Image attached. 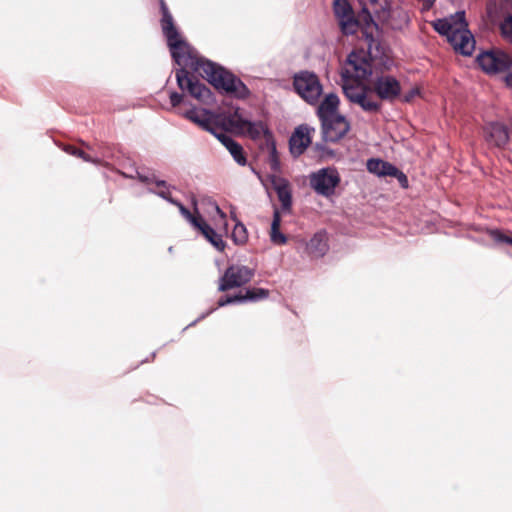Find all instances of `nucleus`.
<instances>
[{
    "mask_svg": "<svg viewBox=\"0 0 512 512\" xmlns=\"http://www.w3.org/2000/svg\"><path fill=\"white\" fill-rule=\"evenodd\" d=\"M269 296V291L264 288H249L245 293H239L234 296H222L218 300V306L223 307L228 304L255 302L265 299Z\"/></svg>",
    "mask_w": 512,
    "mask_h": 512,
    "instance_id": "14",
    "label": "nucleus"
},
{
    "mask_svg": "<svg viewBox=\"0 0 512 512\" xmlns=\"http://www.w3.org/2000/svg\"><path fill=\"white\" fill-rule=\"evenodd\" d=\"M363 38L367 44V50H353L348 55L341 73L342 80L368 81L372 76V61L375 59H380L384 66L389 68L386 46L381 41V31L373 33L367 30Z\"/></svg>",
    "mask_w": 512,
    "mask_h": 512,
    "instance_id": "3",
    "label": "nucleus"
},
{
    "mask_svg": "<svg viewBox=\"0 0 512 512\" xmlns=\"http://www.w3.org/2000/svg\"><path fill=\"white\" fill-rule=\"evenodd\" d=\"M307 250L315 257L323 256L328 250L326 234L324 232L316 233L308 242Z\"/></svg>",
    "mask_w": 512,
    "mask_h": 512,
    "instance_id": "20",
    "label": "nucleus"
},
{
    "mask_svg": "<svg viewBox=\"0 0 512 512\" xmlns=\"http://www.w3.org/2000/svg\"><path fill=\"white\" fill-rule=\"evenodd\" d=\"M476 61L487 74L505 72L512 67V56L497 48L481 52Z\"/></svg>",
    "mask_w": 512,
    "mask_h": 512,
    "instance_id": "8",
    "label": "nucleus"
},
{
    "mask_svg": "<svg viewBox=\"0 0 512 512\" xmlns=\"http://www.w3.org/2000/svg\"><path fill=\"white\" fill-rule=\"evenodd\" d=\"M160 10L163 35L167 40L173 60L180 66L176 70V80L182 91H187L190 96L202 103L209 104L212 101L210 89L189 76L187 69H191L226 94L240 99L249 95L248 88L238 77L222 66L199 56L198 52L180 36L164 0H160Z\"/></svg>",
    "mask_w": 512,
    "mask_h": 512,
    "instance_id": "1",
    "label": "nucleus"
},
{
    "mask_svg": "<svg viewBox=\"0 0 512 512\" xmlns=\"http://www.w3.org/2000/svg\"><path fill=\"white\" fill-rule=\"evenodd\" d=\"M295 92L308 104L315 105L323 93L319 77L310 71H300L293 77Z\"/></svg>",
    "mask_w": 512,
    "mask_h": 512,
    "instance_id": "6",
    "label": "nucleus"
},
{
    "mask_svg": "<svg viewBox=\"0 0 512 512\" xmlns=\"http://www.w3.org/2000/svg\"><path fill=\"white\" fill-rule=\"evenodd\" d=\"M213 135L226 147L237 164L241 166H245L247 164V159L244 155L242 146L234 141L227 132L218 128Z\"/></svg>",
    "mask_w": 512,
    "mask_h": 512,
    "instance_id": "16",
    "label": "nucleus"
},
{
    "mask_svg": "<svg viewBox=\"0 0 512 512\" xmlns=\"http://www.w3.org/2000/svg\"><path fill=\"white\" fill-rule=\"evenodd\" d=\"M137 175H138V178L141 182H144V183H155V181H158L154 175H151V176H147V175H144L140 172H137Z\"/></svg>",
    "mask_w": 512,
    "mask_h": 512,
    "instance_id": "31",
    "label": "nucleus"
},
{
    "mask_svg": "<svg viewBox=\"0 0 512 512\" xmlns=\"http://www.w3.org/2000/svg\"><path fill=\"white\" fill-rule=\"evenodd\" d=\"M269 181L277 193L283 211H290L292 206V193L289 182L276 174L269 176Z\"/></svg>",
    "mask_w": 512,
    "mask_h": 512,
    "instance_id": "15",
    "label": "nucleus"
},
{
    "mask_svg": "<svg viewBox=\"0 0 512 512\" xmlns=\"http://www.w3.org/2000/svg\"><path fill=\"white\" fill-rule=\"evenodd\" d=\"M366 167L370 173L375 174L377 176L399 177L403 178L406 181V176L403 172L399 171V169L393 164L386 162L384 160L378 158H371L367 161Z\"/></svg>",
    "mask_w": 512,
    "mask_h": 512,
    "instance_id": "17",
    "label": "nucleus"
},
{
    "mask_svg": "<svg viewBox=\"0 0 512 512\" xmlns=\"http://www.w3.org/2000/svg\"><path fill=\"white\" fill-rule=\"evenodd\" d=\"M397 178L399 179V181L402 183L403 186H406L407 180L405 181L403 178H399V177H397Z\"/></svg>",
    "mask_w": 512,
    "mask_h": 512,
    "instance_id": "34",
    "label": "nucleus"
},
{
    "mask_svg": "<svg viewBox=\"0 0 512 512\" xmlns=\"http://www.w3.org/2000/svg\"><path fill=\"white\" fill-rule=\"evenodd\" d=\"M458 20L439 19L434 25L436 31L447 37L453 49L464 56L472 55L475 39L464 21V12L457 13Z\"/></svg>",
    "mask_w": 512,
    "mask_h": 512,
    "instance_id": "5",
    "label": "nucleus"
},
{
    "mask_svg": "<svg viewBox=\"0 0 512 512\" xmlns=\"http://www.w3.org/2000/svg\"><path fill=\"white\" fill-rule=\"evenodd\" d=\"M269 165L271 170L274 173H279L281 170V163L279 159V155L276 149V145L274 142L270 145V151H269Z\"/></svg>",
    "mask_w": 512,
    "mask_h": 512,
    "instance_id": "27",
    "label": "nucleus"
},
{
    "mask_svg": "<svg viewBox=\"0 0 512 512\" xmlns=\"http://www.w3.org/2000/svg\"><path fill=\"white\" fill-rule=\"evenodd\" d=\"M417 93H418L417 90H412L408 95L405 96L404 101L409 102L414 97V95Z\"/></svg>",
    "mask_w": 512,
    "mask_h": 512,
    "instance_id": "33",
    "label": "nucleus"
},
{
    "mask_svg": "<svg viewBox=\"0 0 512 512\" xmlns=\"http://www.w3.org/2000/svg\"><path fill=\"white\" fill-rule=\"evenodd\" d=\"M342 89L345 97L352 102L358 95H361L366 90H371V87L365 85L363 82L342 80Z\"/></svg>",
    "mask_w": 512,
    "mask_h": 512,
    "instance_id": "22",
    "label": "nucleus"
},
{
    "mask_svg": "<svg viewBox=\"0 0 512 512\" xmlns=\"http://www.w3.org/2000/svg\"><path fill=\"white\" fill-rule=\"evenodd\" d=\"M340 100L335 93L327 94L317 108V116L321 121L338 115Z\"/></svg>",
    "mask_w": 512,
    "mask_h": 512,
    "instance_id": "19",
    "label": "nucleus"
},
{
    "mask_svg": "<svg viewBox=\"0 0 512 512\" xmlns=\"http://www.w3.org/2000/svg\"><path fill=\"white\" fill-rule=\"evenodd\" d=\"M246 127L249 135L254 139L260 138L262 135L269 134L267 126L261 121L246 122Z\"/></svg>",
    "mask_w": 512,
    "mask_h": 512,
    "instance_id": "24",
    "label": "nucleus"
},
{
    "mask_svg": "<svg viewBox=\"0 0 512 512\" xmlns=\"http://www.w3.org/2000/svg\"><path fill=\"white\" fill-rule=\"evenodd\" d=\"M185 117L193 123L199 125L204 130L211 132L212 134L218 130L212 120V113L206 109L192 108L185 112Z\"/></svg>",
    "mask_w": 512,
    "mask_h": 512,
    "instance_id": "18",
    "label": "nucleus"
},
{
    "mask_svg": "<svg viewBox=\"0 0 512 512\" xmlns=\"http://www.w3.org/2000/svg\"><path fill=\"white\" fill-rule=\"evenodd\" d=\"M370 91L366 90L361 95H358L351 103L359 105L367 113H378L381 110V103L369 95Z\"/></svg>",
    "mask_w": 512,
    "mask_h": 512,
    "instance_id": "21",
    "label": "nucleus"
},
{
    "mask_svg": "<svg viewBox=\"0 0 512 512\" xmlns=\"http://www.w3.org/2000/svg\"><path fill=\"white\" fill-rule=\"evenodd\" d=\"M499 29L503 39L512 44V14H508L503 18Z\"/></svg>",
    "mask_w": 512,
    "mask_h": 512,
    "instance_id": "25",
    "label": "nucleus"
},
{
    "mask_svg": "<svg viewBox=\"0 0 512 512\" xmlns=\"http://www.w3.org/2000/svg\"><path fill=\"white\" fill-rule=\"evenodd\" d=\"M169 98L172 107H177L183 101V95L175 91L170 93Z\"/></svg>",
    "mask_w": 512,
    "mask_h": 512,
    "instance_id": "30",
    "label": "nucleus"
},
{
    "mask_svg": "<svg viewBox=\"0 0 512 512\" xmlns=\"http://www.w3.org/2000/svg\"><path fill=\"white\" fill-rule=\"evenodd\" d=\"M253 276V269L245 265L233 264L229 266L220 277L218 290L224 292L241 287L250 282Z\"/></svg>",
    "mask_w": 512,
    "mask_h": 512,
    "instance_id": "9",
    "label": "nucleus"
},
{
    "mask_svg": "<svg viewBox=\"0 0 512 512\" xmlns=\"http://www.w3.org/2000/svg\"><path fill=\"white\" fill-rule=\"evenodd\" d=\"M371 90L383 101L394 102L401 94V84L392 75H379L373 83Z\"/></svg>",
    "mask_w": 512,
    "mask_h": 512,
    "instance_id": "10",
    "label": "nucleus"
},
{
    "mask_svg": "<svg viewBox=\"0 0 512 512\" xmlns=\"http://www.w3.org/2000/svg\"><path fill=\"white\" fill-rule=\"evenodd\" d=\"M65 151L70 155H73V156L83 159L85 162L99 163L98 159L92 158L90 155L85 153L83 150H81L75 146L68 145L65 148Z\"/></svg>",
    "mask_w": 512,
    "mask_h": 512,
    "instance_id": "28",
    "label": "nucleus"
},
{
    "mask_svg": "<svg viewBox=\"0 0 512 512\" xmlns=\"http://www.w3.org/2000/svg\"><path fill=\"white\" fill-rule=\"evenodd\" d=\"M156 186L159 190L149 189V192L158 195L159 197L165 199L169 203L178 207L180 214L191 224L194 229H197L207 241H209L213 247H215L218 251L223 252L225 249V242L222 238V235L218 233L216 230L224 231L227 233L228 231V222L227 216L225 212H223L219 205L212 200L208 201L209 206L215 212L216 216L212 218L214 228L211 227L206 221L202 218V216L198 213V210L195 208V214L191 213L189 209H187L180 201L174 199L171 196L170 186L167 185L166 181L158 180L155 181Z\"/></svg>",
    "mask_w": 512,
    "mask_h": 512,
    "instance_id": "2",
    "label": "nucleus"
},
{
    "mask_svg": "<svg viewBox=\"0 0 512 512\" xmlns=\"http://www.w3.org/2000/svg\"><path fill=\"white\" fill-rule=\"evenodd\" d=\"M340 182V174L338 170L332 166L321 168L309 175L310 187L316 194L327 198L334 195L335 189Z\"/></svg>",
    "mask_w": 512,
    "mask_h": 512,
    "instance_id": "7",
    "label": "nucleus"
},
{
    "mask_svg": "<svg viewBox=\"0 0 512 512\" xmlns=\"http://www.w3.org/2000/svg\"><path fill=\"white\" fill-rule=\"evenodd\" d=\"M281 216L278 209L274 210L271 224L270 238L274 244L283 245L287 242V237L280 232Z\"/></svg>",
    "mask_w": 512,
    "mask_h": 512,
    "instance_id": "23",
    "label": "nucleus"
},
{
    "mask_svg": "<svg viewBox=\"0 0 512 512\" xmlns=\"http://www.w3.org/2000/svg\"><path fill=\"white\" fill-rule=\"evenodd\" d=\"M232 239L236 244H244L248 239L247 229L244 224L238 222L232 231Z\"/></svg>",
    "mask_w": 512,
    "mask_h": 512,
    "instance_id": "26",
    "label": "nucleus"
},
{
    "mask_svg": "<svg viewBox=\"0 0 512 512\" xmlns=\"http://www.w3.org/2000/svg\"><path fill=\"white\" fill-rule=\"evenodd\" d=\"M311 130L306 125L298 126L289 139V150L293 157L302 155L311 144Z\"/></svg>",
    "mask_w": 512,
    "mask_h": 512,
    "instance_id": "13",
    "label": "nucleus"
},
{
    "mask_svg": "<svg viewBox=\"0 0 512 512\" xmlns=\"http://www.w3.org/2000/svg\"><path fill=\"white\" fill-rule=\"evenodd\" d=\"M485 141L492 146L503 148L509 141L508 128L501 122H489L484 128Z\"/></svg>",
    "mask_w": 512,
    "mask_h": 512,
    "instance_id": "12",
    "label": "nucleus"
},
{
    "mask_svg": "<svg viewBox=\"0 0 512 512\" xmlns=\"http://www.w3.org/2000/svg\"><path fill=\"white\" fill-rule=\"evenodd\" d=\"M359 1L362 5V9L357 18L354 17L353 9L347 0L334 1V14L338 19L342 32L346 35H353L359 28L363 36L367 30L373 33L380 32L379 24L374 20L373 16L370 15L369 3L364 0Z\"/></svg>",
    "mask_w": 512,
    "mask_h": 512,
    "instance_id": "4",
    "label": "nucleus"
},
{
    "mask_svg": "<svg viewBox=\"0 0 512 512\" xmlns=\"http://www.w3.org/2000/svg\"><path fill=\"white\" fill-rule=\"evenodd\" d=\"M505 81H506L507 86L512 88V72H510L506 75Z\"/></svg>",
    "mask_w": 512,
    "mask_h": 512,
    "instance_id": "32",
    "label": "nucleus"
},
{
    "mask_svg": "<svg viewBox=\"0 0 512 512\" xmlns=\"http://www.w3.org/2000/svg\"><path fill=\"white\" fill-rule=\"evenodd\" d=\"M491 235H492L493 239L498 243H506V244L512 245V237L507 236L498 230L492 231Z\"/></svg>",
    "mask_w": 512,
    "mask_h": 512,
    "instance_id": "29",
    "label": "nucleus"
},
{
    "mask_svg": "<svg viewBox=\"0 0 512 512\" xmlns=\"http://www.w3.org/2000/svg\"><path fill=\"white\" fill-rule=\"evenodd\" d=\"M322 134L325 141L337 142L350 130V123L343 115H335L321 121Z\"/></svg>",
    "mask_w": 512,
    "mask_h": 512,
    "instance_id": "11",
    "label": "nucleus"
}]
</instances>
